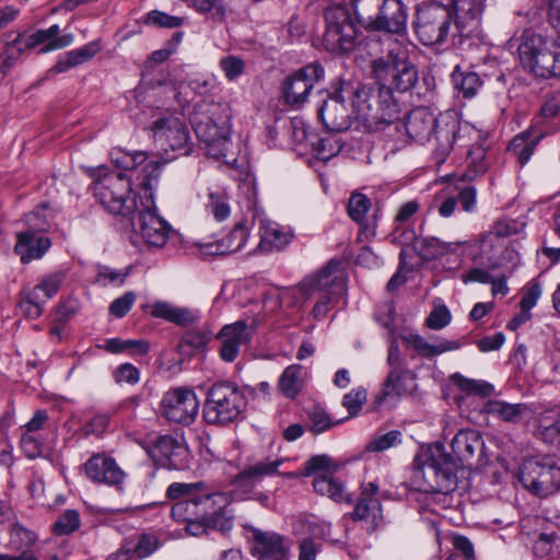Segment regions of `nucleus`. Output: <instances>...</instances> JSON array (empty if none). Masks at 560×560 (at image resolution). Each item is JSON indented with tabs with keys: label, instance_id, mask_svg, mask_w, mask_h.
Segmentation results:
<instances>
[{
	"label": "nucleus",
	"instance_id": "48",
	"mask_svg": "<svg viewBox=\"0 0 560 560\" xmlns=\"http://www.w3.org/2000/svg\"><path fill=\"white\" fill-rule=\"evenodd\" d=\"M454 384L464 393L479 395L481 397L490 396L494 387L490 383L485 381H477L464 377L460 374L453 375Z\"/></svg>",
	"mask_w": 560,
	"mask_h": 560
},
{
	"label": "nucleus",
	"instance_id": "31",
	"mask_svg": "<svg viewBox=\"0 0 560 560\" xmlns=\"http://www.w3.org/2000/svg\"><path fill=\"white\" fill-rule=\"evenodd\" d=\"M459 130L458 121L451 116H441L436 118L432 137L436 142V150L441 154H447L452 150L457 132Z\"/></svg>",
	"mask_w": 560,
	"mask_h": 560
},
{
	"label": "nucleus",
	"instance_id": "57",
	"mask_svg": "<svg viewBox=\"0 0 560 560\" xmlns=\"http://www.w3.org/2000/svg\"><path fill=\"white\" fill-rule=\"evenodd\" d=\"M128 272L119 271L107 266H98L95 276V283L98 285L122 284Z\"/></svg>",
	"mask_w": 560,
	"mask_h": 560
},
{
	"label": "nucleus",
	"instance_id": "51",
	"mask_svg": "<svg viewBox=\"0 0 560 560\" xmlns=\"http://www.w3.org/2000/svg\"><path fill=\"white\" fill-rule=\"evenodd\" d=\"M143 23L154 27L177 28L183 25L184 19L159 10H152L144 15Z\"/></svg>",
	"mask_w": 560,
	"mask_h": 560
},
{
	"label": "nucleus",
	"instance_id": "60",
	"mask_svg": "<svg viewBox=\"0 0 560 560\" xmlns=\"http://www.w3.org/2000/svg\"><path fill=\"white\" fill-rule=\"evenodd\" d=\"M401 442V433L397 430L389 431L385 434H382L375 439H373L369 445L368 450L371 452H381L385 451L392 446H395Z\"/></svg>",
	"mask_w": 560,
	"mask_h": 560
},
{
	"label": "nucleus",
	"instance_id": "23",
	"mask_svg": "<svg viewBox=\"0 0 560 560\" xmlns=\"http://www.w3.org/2000/svg\"><path fill=\"white\" fill-rule=\"evenodd\" d=\"M481 412L508 423H521L533 417V409L524 402L511 404L504 400L490 399L481 408Z\"/></svg>",
	"mask_w": 560,
	"mask_h": 560
},
{
	"label": "nucleus",
	"instance_id": "10",
	"mask_svg": "<svg viewBox=\"0 0 560 560\" xmlns=\"http://www.w3.org/2000/svg\"><path fill=\"white\" fill-rule=\"evenodd\" d=\"M325 22L324 45L329 51L347 52L357 46L359 30L343 4L327 8Z\"/></svg>",
	"mask_w": 560,
	"mask_h": 560
},
{
	"label": "nucleus",
	"instance_id": "45",
	"mask_svg": "<svg viewBox=\"0 0 560 560\" xmlns=\"http://www.w3.org/2000/svg\"><path fill=\"white\" fill-rule=\"evenodd\" d=\"M206 211L218 222L226 220L231 214L229 197L225 191H209L208 201L205 205Z\"/></svg>",
	"mask_w": 560,
	"mask_h": 560
},
{
	"label": "nucleus",
	"instance_id": "25",
	"mask_svg": "<svg viewBox=\"0 0 560 560\" xmlns=\"http://www.w3.org/2000/svg\"><path fill=\"white\" fill-rule=\"evenodd\" d=\"M16 238L14 252L20 256L23 264L40 259L51 246L47 236L35 235L32 232H19Z\"/></svg>",
	"mask_w": 560,
	"mask_h": 560
},
{
	"label": "nucleus",
	"instance_id": "50",
	"mask_svg": "<svg viewBox=\"0 0 560 560\" xmlns=\"http://www.w3.org/2000/svg\"><path fill=\"white\" fill-rule=\"evenodd\" d=\"M332 459L326 454L315 455L304 463L303 469L288 474L289 478L310 477L320 470H330Z\"/></svg>",
	"mask_w": 560,
	"mask_h": 560
},
{
	"label": "nucleus",
	"instance_id": "41",
	"mask_svg": "<svg viewBox=\"0 0 560 560\" xmlns=\"http://www.w3.org/2000/svg\"><path fill=\"white\" fill-rule=\"evenodd\" d=\"M311 147L314 156L323 162L329 161L331 158L337 155L341 150V144L336 136L328 135L326 137L317 138L313 136Z\"/></svg>",
	"mask_w": 560,
	"mask_h": 560
},
{
	"label": "nucleus",
	"instance_id": "44",
	"mask_svg": "<svg viewBox=\"0 0 560 560\" xmlns=\"http://www.w3.org/2000/svg\"><path fill=\"white\" fill-rule=\"evenodd\" d=\"M105 349L110 353L128 352L133 355L148 353L150 346L144 340L110 338L105 341Z\"/></svg>",
	"mask_w": 560,
	"mask_h": 560
},
{
	"label": "nucleus",
	"instance_id": "14",
	"mask_svg": "<svg viewBox=\"0 0 560 560\" xmlns=\"http://www.w3.org/2000/svg\"><path fill=\"white\" fill-rule=\"evenodd\" d=\"M160 410L171 422L190 424L198 415L199 401L192 389L176 387L163 395Z\"/></svg>",
	"mask_w": 560,
	"mask_h": 560
},
{
	"label": "nucleus",
	"instance_id": "42",
	"mask_svg": "<svg viewBox=\"0 0 560 560\" xmlns=\"http://www.w3.org/2000/svg\"><path fill=\"white\" fill-rule=\"evenodd\" d=\"M454 88L463 93L464 97H472L481 86V80L475 72H463L456 66L452 72Z\"/></svg>",
	"mask_w": 560,
	"mask_h": 560
},
{
	"label": "nucleus",
	"instance_id": "30",
	"mask_svg": "<svg viewBox=\"0 0 560 560\" xmlns=\"http://www.w3.org/2000/svg\"><path fill=\"white\" fill-rule=\"evenodd\" d=\"M196 498L199 517L211 520L222 513L231 503V495L226 492H212L205 483V488L198 491Z\"/></svg>",
	"mask_w": 560,
	"mask_h": 560
},
{
	"label": "nucleus",
	"instance_id": "3",
	"mask_svg": "<svg viewBox=\"0 0 560 560\" xmlns=\"http://www.w3.org/2000/svg\"><path fill=\"white\" fill-rule=\"evenodd\" d=\"M230 117V109L225 104L203 100L196 102L191 122L198 139L205 144L207 155L233 165L236 159H228L231 147Z\"/></svg>",
	"mask_w": 560,
	"mask_h": 560
},
{
	"label": "nucleus",
	"instance_id": "59",
	"mask_svg": "<svg viewBox=\"0 0 560 560\" xmlns=\"http://www.w3.org/2000/svg\"><path fill=\"white\" fill-rule=\"evenodd\" d=\"M98 50V44L96 42H91L80 48L68 51L67 56L71 60L70 63L77 67L92 59Z\"/></svg>",
	"mask_w": 560,
	"mask_h": 560
},
{
	"label": "nucleus",
	"instance_id": "6",
	"mask_svg": "<svg viewBox=\"0 0 560 560\" xmlns=\"http://www.w3.org/2000/svg\"><path fill=\"white\" fill-rule=\"evenodd\" d=\"M357 21L368 31L402 34L408 10L401 0H350Z\"/></svg>",
	"mask_w": 560,
	"mask_h": 560
},
{
	"label": "nucleus",
	"instance_id": "21",
	"mask_svg": "<svg viewBox=\"0 0 560 560\" xmlns=\"http://www.w3.org/2000/svg\"><path fill=\"white\" fill-rule=\"evenodd\" d=\"M253 555L258 560H288L290 546L275 532L253 530Z\"/></svg>",
	"mask_w": 560,
	"mask_h": 560
},
{
	"label": "nucleus",
	"instance_id": "40",
	"mask_svg": "<svg viewBox=\"0 0 560 560\" xmlns=\"http://www.w3.org/2000/svg\"><path fill=\"white\" fill-rule=\"evenodd\" d=\"M45 45L39 49V54H47L49 51L58 50L70 46L73 43L72 34L60 35V27L57 24L49 26L46 30H40Z\"/></svg>",
	"mask_w": 560,
	"mask_h": 560
},
{
	"label": "nucleus",
	"instance_id": "64",
	"mask_svg": "<svg viewBox=\"0 0 560 560\" xmlns=\"http://www.w3.org/2000/svg\"><path fill=\"white\" fill-rule=\"evenodd\" d=\"M452 316L445 305L435 307L428 316L425 323L431 329L439 330L446 327L451 323Z\"/></svg>",
	"mask_w": 560,
	"mask_h": 560
},
{
	"label": "nucleus",
	"instance_id": "8",
	"mask_svg": "<svg viewBox=\"0 0 560 560\" xmlns=\"http://www.w3.org/2000/svg\"><path fill=\"white\" fill-rule=\"evenodd\" d=\"M247 406L240 388L230 382H218L208 390L203 419L208 424L224 425L236 421Z\"/></svg>",
	"mask_w": 560,
	"mask_h": 560
},
{
	"label": "nucleus",
	"instance_id": "33",
	"mask_svg": "<svg viewBox=\"0 0 560 560\" xmlns=\"http://www.w3.org/2000/svg\"><path fill=\"white\" fill-rule=\"evenodd\" d=\"M306 377L305 369L300 364H291L284 369L279 378V388L288 398H294L303 388Z\"/></svg>",
	"mask_w": 560,
	"mask_h": 560
},
{
	"label": "nucleus",
	"instance_id": "16",
	"mask_svg": "<svg viewBox=\"0 0 560 560\" xmlns=\"http://www.w3.org/2000/svg\"><path fill=\"white\" fill-rule=\"evenodd\" d=\"M256 318L240 319L232 324L224 325L217 334L221 346L219 353L224 362H233L242 347H247L257 329Z\"/></svg>",
	"mask_w": 560,
	"mask_h": 560
},
{
	"label": "nucleus",
	"instance_id": "53",
	"mask_svg": "<svg viewBox=\"0 0 560 560\" xmlns=\"http://www.w3.org/2000/svg\"><path fill=\"white\" fill-rule=\"evenodd\" d=\"M172 517L177 522L189 521L199 517L196 498L177 501L171 509Z\"/></svg>",
	"mask_w": 560,
	"mask_h": 560
},
{
	"label": "nucleus",
	"instance_id": "35",
	"mask_svg": "<svg viewBox=\"0 0 560 560\" xmlns=\"http://www.w3.org/2000/svg\"><path fill=\"white\" fill-rule=\"evenodd\" d=\"M110 158H112V162L118 167V168H122V170H135L137 168L138 166L142 165L143 163H145L141 171H140V174L138 175V179H139V184L141 183V179L143 177V168L144 166L152 162V160L148 161V155H147V152L144 151H136L133 153H130V152H126L124 150H120V149H116L114 151H112L110 153ZM153 162H156V160H153ZM158 163L160 164V167L163 165L160 161H158Z\"/></svg>",
	"mask_w": 560,
	"mask_h": 560
},
{
	"label": "nucleus",
	"instance_id": "5",
	"mask_svg": "<svg viewBox=\"0 0 560 560\" xmlns=\"http://www.w3.org/2000/svg\"><path fill=\"white\" fill-rule=\"evenodd\" d=\"M93 177L92 192L104 209L132 221L136 210L140 207V200L131 196L130 178L125 173L106 172L105 168L95 171Z\"/></svg>",
	"mask_w": 560,
	"mask_h": 560
},
{
	"label": "nucleus",
	"instance_id": "17",
	"mask_svg": "<svg viewBox=\"0 0 560 560\" xmlns=\"http://www.w3.org/2000/svg\"><path fill=\"white\" fill-rule=\"evenodd\" d=\"M323 77L324 69L319 63H310L295 71L282 83L284 101L293 107L302 106L307 101L315 83Z\"/></svg>",
	"mask_w": 560,
	"mask_h": 560
},
{
	"label": "nucleus",
	"instance_id": "19",
	"mask_svg": "<svg viewBox=\"0 0 560 560\" xmlns=\"http://www.w3.org/2000/svg\"><path fill=\"white\" fill-rule=\"evenodd\" d=\"M347 90L329 96L318 109L324 126L334 132L348 130L357 121L354 106L348 98Z\"/></svg>",
	"mask_w": 560,
	"mask_h": 560
},
{
	"label": "nucleus",
	"instance_id": "52",
	"mask_svg": "<svg viewBox=\"0 0 560 560\" xmlns=\"http://www.w3.org/2000/svg\"><path fill=\"white\" fill-rule=\"evenodd\" d=\"M80 527V516L75 510H67L52 526L56 535H70Z\"/></svg>",
	"mask_w": 560,
	"mask_h": 560
},
{
	"label": "nucleus",
	"instance_id": "54",
	"mask_svg": "<svg viewBox=\"0 0 560 560\" xmlns=\"http://www.w3.org/2000/svg\"><path fill=\"white\" fill-rule=\"evenodd\" d=\"M219 66L229 81H234L242 75L245 70L244 60L234 55L221 58Z\"/></svg>",
	"mask_w": 560,
	"mask_h": 560
},
{
	"label": "nucleus",
	"instance_id": "61",
	"mask_svg": "<svg viewBox=\"0 0 560 560\" xmlns=\"http://www.w3.org/2000/svg\"><path fill=\"white\" fill-rule=\"evenodd\" d=\"M25 224L27 229L25 232H32L35 235H42L49 228V221L44 213V209L35 210L25 217Z\"/></svg>",
	"mask_w": 560,
	"mask_h": 560
},
{
	"label": "nucleus",
	"instance_id": "47",
	"mask_svg": "<svg viewBox=\"0 0 560 560\" xmlns=\"http://www.w3.org/2000/svg\"><path fill=\"white\" fill-rule=\"evenodd\" d=\"M125 539L129 540L133 556L140 559L148 558L158 550L160 546L158 537L148 533L135 535Z\"/></svg>",
	"mask_w": 560,
	"mask_h": 560
},
{
	"label": "nucleus",
	"instance_id": "15",
	"mask_svg": "<svg viewBox=\"0 0 560 560\" xmlns=\"http://www.w3.org/2000/svg\"><path fill=\"white\" fill-rule=\"evenodd\" d=\"M282 463L283 459H265L240 471L231 481L232 489L226 492L231 495V502L253 499L258 482L276 475Z\"/></svg>",
	"mask_w": 560,
	"mask_h": 560
},
{
	"label": "nucleus",
	"instance_id": "43",
	"mask_svg": "<svg viewBox=\"0 0 560 560\" xmlns=\"http://www.w3.org/2000/svg\"><path fill=\"white\" fill-rule=\"evenodd\" d=\"M537 438L547 445L560 447V418L550 421L545 415L537 419Z\"/></svg>",
	"mask_w": 560,
	"mask_h": 560
},
{
	"label": "nucleus",
	"instance_id": "22",
	"mask_svg": "<svg viewBox=\"0 0 560 560\" xmlns=\"http://www.w3.org/2000/svg\"><path fill=\"white\" fill-rule=\"evenodd\" d=\"M86 477L93 482L105 483L108 486H119L122 483L125 472L116 464L115 459L103 454H94L84 464Z\"/></svg>",
	"mask_w": 560,
	"mask_h": 560
},
{
	"label": "nucleus",
	"instance_id": "62",
	"mask_svg": "<svg viewBox=\"0 0 560 560\" xmlns=\"http://www.w3.org/2000/svg\"><path fill=\"white\" fill-rule=\"evenodd\" d=\"M188 88L203 100L211 101L213 98L212 91L215 90V82L213 79H207L203 77H197L188 82Z\"/></svg>",
	"mask_w": 560,
	"mask_h": 560
},
{
	"label": "nucleus",
	"instance_id": "27",
	"mask_svg": "<svg viewBox=\"0 0 560 560\" xmlns=\"http://www.w3.org/2000/svg\"><path fill=\"white\" fill-rule=\"evenodd\" d=\"M150 315L182 327L194 325L199 318L197 312L187 307L175 306L165 301L154 302L150 306Z\"/></svg>",
	"mask_w": 560,
	"mask_h": 560
},
{
	"label": "nucleus",
	"instance_id": "13",
	"mask_svg": "<svg viewBox=\"0 0 560 560\" xmlns=\"http://www.w3.org/2000/svg\"><path fill=\"white\" fill-rule=\"evenodd\" d=\"M343 287V262L331 259L320 270L301 281L300 292L306 300L326 294L337 296L341 294Z\"/></svg>",
	"mask_w": 560,
	"mask_h": 560
},
{
	"label": "nucleus",
	"instance_id": "58",
	"mask_svg": "<svg viewBox=\"0 0 560 560\" xmlns=\"http://www.w3.org/2000/svg\"><path fill=\"white\" fill-rule=\"evenodd\" d=\"M308 419L311 422L310 430L315 434H319L334 425L328 413L318 407H314L308 411Z\"/></svg>",
	"mask_w": 560,
	"mask_h": 560
},
{
	"label": "nucleus",
	"instance_id": "2",
	"mask_svg": "<svg viewBox=\"0 0 560 560\" xmlns=\"http://www.w3.org/2000/svg\"><path fill=\"white\" fill-rule=\"evenodd\" d=\"M451 447L456 458L445 453L440 443L421 450L413 459L412 480L423 492L446 495L457 488L458 462H469L483 452V440L472 429L460 430L452 440Z\"/></svg>",
	"mask_w": 560,
	"mask_h": 560
},
{
	"label": "nucleus",
	"instance_id": "11",
	"mask_svg": "<svg viewBox=\"0 0 560 560\" xmlns=\"http://www.w3.org/2000/svg\"><path fill=\"white\" fill-rule=\"evenodd\" d=\"M452 20L450 7L440 3L423 5L416 14L415 33L423 45H441L451 34Z\"/></svg>",
	"mask_w": 560,
	"mask_h": 560
},
{
	"label": "nucleus",
	"instance_id": "46",
	"mask_svg": "<svg viewBox=\"0 0 560 560\" xmlns=\"http://www.w3.org/2000/svg\"><path fill=\"white\" fill-rule=\"evenodd\" d=\"M212 339V331L208 328L188 330L180 339L182 349L189 348V353H200L207 349Z\"/></svg>",
	"mask_w": 560,
	"mask_h": 560
},
{
	"label": "nucleus",
	"instance_id": "9",
	"mask_svg": "<svg viewBox=\"0 0 560 560\" xmlns=\"http://www.w3.org/2000/svg\"><path fill=\"white\" fill-rule=\"evenodd\" d=\"M518 480L537 497L552 495L560 491V463L549 456L527 458L520 467Z\"/></svg>",
	"mask_w": 560,
	"mask_h": 560
},
{
	"label": "nucleus",
	"instance_id": "36",
	"mask_svg": "<svg viewBox=\"0 0 560 560\" xmlns=\"http://www.w3.org/2000/svg\"><path fill=\"white\" fill-rule=\"evenodd\" d=\"M542 138V133L533 139H529L528 133H522L511 140L508 150L514 154L518 163L524 166L530 160L536 147Z\"/></svg>",
	"mask_w": 560,
	"mask_h": 560
},
{
	"label": "nucleus",
	"instance_id": "26",
	"mask_svg": "<svg viewBox=\"0 0 560 560\" xmlns=\"http://www.w3.org/2000/svg\"><path fill=\"white\" fill-rule=\"evenodd\" d=\"M436 125V117L425 107L412 109L404 124L407 135L418 141H429Z\"/></svg>",
	"mask_w": 560,
	"mask_h": 560
},
{
	"label": "nucleus",
	"instance_id": "38",
	"mask_svg": "<svg viewBox=\"0 0 560 560\" xmlns=\"http://www.w3.org/2000/svg\"><path fill=\"white\" fill-rule=\"evenodd\" d=\"M66 279L65 271H55L40 279V281L30 290L34 293V299H40L47 303L48 300L52 299L59 291L61 284Z\"/></svg>",
	"mask_w": 560,
	"mask_h": 560
},
{
	"label": "nucleus",
	"instance_id": "39",
	"mask_svg": "<svg viewBox=\"0 0 560 560\" xmlns=\"http://www.w3.org/2000/svg\"><path fill=\"white\" fill-rule=\"evenodd\" d=\"M467 170L464 177L472 180L485 174L489 167L486 148L481 144L472 145L466 158Z\"/></svg>",
	"mask_w": 560,
	"mask_h": 560
},
{
	"label": "nucleus",
	"instance_id": "34",
	"mask_svg": "<svg viewBox=\"0 0 560 560\" xmlns=\"http://www.w3.org/2000/svg\"><path fill=\"white\" fill-rule=\"evenodd\" d=\"M371 208L370 199L360 192L352 194L348 201V213L352 220L358 222L363 229L365 235H373L375 232L374 224H370L366 214Z\"/></svg>",
	"mask_w": 560,
	"mask_h": 560
},
{
	"label": "nucleus",
	"instance_id": "28",
	"mask_svg": "<svg viewBox=\"0 0 560 560\" xmlns=\"http://www.w3.org/2000/svg\"><path fill=\"white\" fill-rule=\"evenodd\" d=\"M378 486L375 482L362 485L359 501L353 511V517L357 520H366L376 524L382 516V506L380 500L375 497Z\"/></svg>",
	"mask_w": 560,
	"mask_h": 560
},
{
	"label": "nucleus",
	"instance_id": "37",
	"mask_svg": "<svg viewBox=\"0 0 560 560\" xmlns=\"http://www.w3.org/2000/svg\"><path fill=\"white\" fill-rule=\"evenodd\" d=\"M460 245V242H443L438 237H423L420 241L419 253L424 259H434L455 253Z\"/></svg>",
	"mask_w": 560,
	"mask_h": 560
},
{
	"label": "nucleus",
	"instance_id": "4",
	"mask_svg": "<svg viewBox=\"0 0 560 560\" xmlns=\"http://www.w3.org/2000/svg\"><path fill=\"white\" fill-rule=\"evenodd\" d=\"M142 172L140 207L130 222L148 247L162 248L170 238L172 226L158 213L154 201L153 190L158 185L160 164L152 161L144 166Z\"/></svg>",
	"mask_w": 560,
	"mask_h": 560
},
{
	"label": "nucleus",
	"instance_id": "49",
	"mask_svg": "<svg viewBox=\"0 0 560 560\" xmlns=\"http://www.w3.org/2000/svg\"><path fill=\"white\" fill-rule=\"evenodd\" d=\"M205 488V482H173L166 489V497L170 500L180 501L194 499L198 491Z\"/></svg>",
	"mask_w": 560,
	"mask_h": 560
},
{
	"label": "nucleus",
	"instance_id": "7",
	"mask_svg": "<svg viewBox=\"0 0 560 560\" xmlns=\"http://www.w3.org/2000/svg\"><path fill=\"white\" fill-rule=\"evenodd\" d=\"M517 55L522 67L535 77H560V44L532 31L520 36Z\"/></svg>",
	"mask_w": 560,
	"mask_h": 560
},
{
	"label": "nucleus",
	"instance_id": "29",
	"mask_svg": "<svg viewBox=\"0 0 560 560\" xmlns=\"http://www.w3.org/2000/svg\"><path fill=\"white\" fill-rule=\"evenodd\" d=\"M259 248L264 252L282 249L292 238L290 231L266 219H259Z\"/></svg>",
	"mask_w": 560,
	"mask_h": 560
},
{
	"label": "nucleus",
	"instance_id": "55",
	"mask_svg": "<svg viewBox=\"0 0 560 560\" xmlns=\"http://www.w3.org/2000/svg\"><path fill=\"white\" fill-rule=\"evenodd\" d=\"M246 240L247 231L242 223H238L226 237L221 240L224 245L223 250H226L228 254L238 252L246 243Z\"/></svg>",
	"mask_w": 560,
	"mask_h": 560
},
{
	"label": "nucleus",
	"instance_id": "1",
	"mask_svg": "<svg viewBox=\"0 0 560 560\" xmlns=\"http://www.w3.org/2000/svg\"><path fill=\"white\" fill-rule=\"evenodd\" d=\"M371 78L378 89L362 85L348 92L354 106L355 120L368 130L395 124L400 117V105L394 92L407 93L418 83V69L409 60L406 49L395 45L388 51L370 62Z\"/></svg>",
	"mask_w": 560,
	"mask_h": 560
},
{
	"label": "nucleus",
	"instance_id": "12",
	"mask_svg": "<svg viewBox=\"0 0 560 560\" xmlns=\"http://www.w3.org/2000/svg\"><path fill=\"white\" fill-rule=\"evenodd\" d=\"M151 129L155 144L165 153L173 152L174 158L190 153L189 131L180 118L173 115L160 117Z\"/></svg>",
	"mask_w": 560,
	"mask_h": 560
},
{
	"label": "nucleus",
	"instance_id": "56",
	"mask_svg": "<svg viewBox=\"0 0 560 560\" xmlns=\"http://www.w3.org/2000/svg\"><path fill=\"white\" fill-rule=\"evenodd\" d=\"M368 392L363 387H358L347 393L342 398V406L348 410L350 416H355L366 401Z\"/></svg>",
	"mask_w": 560,
	"mask_h": 560
},
{
	"label": "nucleus",
	"instance_id": "24",
	"mask_svg": "<svg viewBox=\"0 0 560 560\" xmlns=\"http://www.w3.org/2000/svg\"><path fill=\"white\" fill-rule=\"evenodd\" d=\"M186 447L171 435L160 436L151 450V456L162 465L180 468L187 457Z\"/></svg>",
	"mask_w": 560,
	"mask_h": 560
},
{
	"label": "nucleus",
	"instance_id": "20",
	"mask_svg": "<svg viewBox=\"0 0 560 560\" xmlns=\"http://www.w3.org/2000/svg\"><path fill=\"white\" fill-rule=\"evenodd\" d=\"M452 18L456 33L453 35L466 37L479 25L486 9V0H453L451 5Z\"/></svg>",
	"mask_w": 560,
	"mask_h": 560
},
{
	"label": "nucleus",
	"instance_id": "32",
	"mask_svg": "<svg viewBox=\"0 0 560 560\" xmlns=\"http://www.w3.org/2000/svg\"><path fill=\"white\" fill-rule=\"evenodd\" d=\"M336 468L337 466L332 462L330 470H323L324 474L314 480V490L318 494L326 495L335 502H349V495L346 492L343 483L334 478L330 474Z\"/></svg>",
	"mask_w": 560,
	"mask_h": 560
},
{
	"label": "nucleus",
	"instance_id": "63",
	"mask_svg": "<svg viewBox=\"0 0 560 560\" xmlns=\"http://www.w3.org/2000/svg\"><path fill=\"white\" fill-rule=\"evenodd\" d=\"M46 303L39 298L34 299V293L28 291L25 298L20 302L19 306L21 312L28 318H38L43 313V307Z\"/></svg>",
	"mask_w": 560,
	"mask_h": 560
},
{
	"label": "nucleus",
	"instance_id": "18",
	"mask_svg": "<svg viewBox=\"0 0 560 560\" xmlns=\"http://www.w3.org/2000/svg\"><path fill=\"white\" fill-rule=\"evenodd\" d=\"M417 389L416 374L409 369L389 370L374 402L377 407H395Z\"/></svg>",
	"mask_w": 560,
	"mask_h": 560
}]
</instances>
